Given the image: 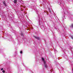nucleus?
Returning <instances> with one entry per match:
<instances>
[{
	"label": "nucleus",
	"mask_w": 73,
	"mask_h": 73,
	"mask_svg": "<svg viewBox=\"0 0 73 73\" xmlns=\"http://www.w3.org/2000/svg\"><path fill=\"white\" fill-rule=\"evenodd\" d=\"M1 70H3V68H2L1 69Z\"/></svg>",
	"instance_id": "obj_10"
},
{
	"label": "nucleus",
	"mask_w": 73,
	"mask_h": 73,
	"mask_svg": "<svg viewBox=\"0 0 73 73\" xmlns=\"http://www.w3.org/2000/svg\"><path fill=\"white\" fill-rule=\"evenodd\" d=\"M21 36H23V33L21 34Z\"/></svg>",
	"instance_id": "obj_9"
},
{
	"label": "nucleus",
	"mask_w": 73,
	"mask_h": 73,
	"mask_svg": "<svg viewBox=\"0 0 73 73\" xmlns=\"http://www.w3.org/2000/svg\"><path fill=\"white\" fill-rule=\"evenodd\" d=\"M3 4H4V5H5V6H6V4H5V3L3 2Z\"/></svg>",
	"instance_id": "obj_5"
},
{
	"label": "nucleus",
	"mask_w": 73,
	"mask_h": 73,
	"mask_svg": "<svg viewBox=\"0 0 73 73\" xmlns=\"http://www.w3.org/2000/svg\"><path fill=\"white\" fill-rule=\"evenodd\" d=\"M34 37H35V38H36V39H37L38 40H40V38H39L38 37H36L35 36H34Z\"/></svg>",
	"instance_id": "obj_2"
},
{
	"label": "nucleus",
	"mask_w": 73,
	"mask_h": 73,
	"mask_svg": "<svg viewBox=\"0 0 73 73\" xmlns=\"http://www.w3.org/2000/svg\"><path fill=\"white\" fill-rule=\"evenodd\" d=\"M71 38H72V39H73V36H71Z\"/></svg>",
	"instance_id": "obj_8"
},
{
	"label": "nucleus",
	"mask_w": 73,
	"mask_h": 73,
	"mask_svg": "<svg viewBox=\"0 0 73 73\" xmlns=\"http://www.w3.org/2000/svg\"><path fill=\"white\" fill-rule=\"evenodd\" d=\"M71 49H72V47H71Z\"/></svg>",
	"instance_id": "obj_11"
},
{
	"label": "nucleus",
	"mask_w": 73,
	"mask_h": 73,
	"mask_svg": "<svg viewBox=\"0 0 73 73\" xmlns=\"http://www.w3.org/2000/svg\"><path fill=\"white\" fill-rule=\"evenodd\" d=\"M71 27L72 28H73V24H72L71 25Z\"/></svg>",
	"instance_id": "obj_4"
},
{
	"label": "nucleus",
	"mask_w": 73,
	"mask_h": 73,
	"mask_svg": "<svg viewBox=\"0 0 73 73\" xmlns=\"http://www.w3.org/2000/svg\"><path fill=\"white\" fill-rule=\"evenodd\" d=\"M20 53H21V54L23 53V52L21 51L20 52Z\"/></svg>",
	"instance_id": "obj_7"
},
{
	"label": "nucleus",
	"mask_w": 73,
	"mask_h": 73,
	"mask_svg": "<svg viewBox=\"0 0 73 73\" xmlns=\"http://www.w3.org/2000/svg\"><path fill=\"white\" fill-rule=\"evenodd\" d=\"M14 3L15 4L16 3H17V0H15L14 1Z\"/></svg>",
	"instance_id": "obj_3"
},
{
	"label": "nucleus",
	"mask_w": 73,
	"mask_h": 73,
	"mask_svg": "<svg viewBox=\"0 0 73 73\" xmlns=\"http://www.w3.org/2000/svg\"><path fill=\"white\" fill-rule=\"evenodd\" d=\"M2 72H3V73H5V71H4V70H3L2 71Z\"/></svg>",
	"instance_id": "obj_6"
},
{
	"label": "nucleus",
	"mask_w": 73,
	"mask_h": 73,
	"mask_svg": "<svg viewBox=\"0 0 73 73\" xmlns=\"http://www.w3.org/2000/svg\"><path fill=\"white\" fill-rule=\"evenodd\" d=\"M42 60L43 61V62H44V64L45 65V67L46 68H47V65H46V62H45V60H44V59L43 58H42Z\"/></svg>",
	"instance_id": "obj_1"
}]
</instances>
